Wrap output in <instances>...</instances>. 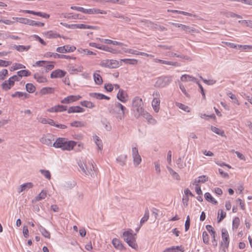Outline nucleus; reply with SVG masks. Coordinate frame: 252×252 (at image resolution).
I'll return each mask as SVG.
<instances>
[{
    "label": "nucleus",
    "instance_id": "49530a36",
    "mask_svg": "<svg viewBox=\"0 0 252 252\" xmlns=\"http://www.w3.org/2000/svg\"><path fill=\"white\" fill-rule=\"evenodd\" d=\"M77 29H96V27L92 26L87 25L83 24H77Z\"/></svg>",
    "mask_w": 252,
    "mask_h": 252
},
{
    "label": "nucleus",
    "instance_id": "a878e982",
    "mask_svg": "<svg viewBox=\"0 0 252 252\" xmlns=\"http://www.w3.org/2000/svg\"><path fill=\"white\" fill-rule=\"evenodd\" d=\"M211 129L212 131L215 132V133L222 136V137H226V135L225 134L224 131L220 129V128L212 126L211 127Z\"/></svg>",
    "mask_w": 252,
    "mask_h": 252
},
{
    "label": "nucleus",
    "instance_id": "3c124183",
    "mask_svg": "<svg viewBox=\"0 0 252 252\" xmlns=\"http://www.w3.org/2000/svg\"><path fill=\"white\" fill-rule=\"evenodd\" d=\"M67 48H68V45L59 47L56 49V51L60 53H67Z\"/></svg>",
    "mask_w": 252,
    "mask_h": 252
},
{
    "label": "nucleus",
    "instance_id": "473e14b6",
    "mask_svg": "<svg viewBox=\"0 0 252 252\" xmlns=\"http://www.w3.org/2000/svg\"><path fill=\"white\" fill-rule=\"evenodd\" d=\"M119 61L115 60H109V68H115L119 66Z\"/></svg>",
    "mask_w": 252,
    "mask_h": 252
},
{
    "label": "nucleus",
    "instance_id": "72a5a7b5",
    "mask_svg": "<svg viewBox=\"0 0 252 252\" xmlns=\"http://www.w3.org/2000/svg\"><path fill=\"white\" fill-rule=\"evenodd\" d=\"M205 198L208 201L211 202L214 204H217V201L212 197L211 194L209 192H206L204 194Z\"/></svg>",
    "mask_w": 252,
    "mask_h": 252
},
{
    "label": "nucleus",
    "instance_id": "c85d7f7f",
    "mask_svg": "<svg viewBox=\"0 0 252 252\" xmlns=\"http://www.w3.org/2000/svg\"><path fill=\"white\" fill-rule=\"evenodd\" d=\"M53 57L54 58H58V59H73V60L76 59L75 57H73L68 56V55L59 54L58 53L53 54Z\"/></svg>",
    "mask_w": 252,
    "mask_h": 252
},
{
    "label": "nucleus",
    "instance_id": "09e8293b",
    "mask_svg": "<svg viewBox=\"0 0 252 252\" xmlns=\"http://www.w3.org/2000/svg\"><path fill=\"white\" fill-rule=\"evenodd\" d=\"M227 95L232 100L234 103H236L237 105H239L240 103L236 96V95L233 94L231 92H228L227 94Z\"/></svg>",
    "mask_w": 252,
    "mask_h": 252
},
{
    "label": "nucleus",
    "instance_id": "0e129e2a",
    "mask_svg": "<svg viewBox=\"0 0 252 252\" xmlns=\"http://www.w3.org/2000/svg\"><path fill=\"white\" fill-rule=\"evenodd\" d=\"M199 77L205 84H206L207 85H213L216 83L215 80H208L203 78L201 76Z\"/></svg>",
    "mask_w": 252,
    "mask_h": 252
},
{
    "label": "nucleus",
    "instance_id": "c756f323",
    "mask_svg": "<svg viewBox=\"0 0 252 252\" xmlns=\"http://www.w3.org/2000/svg\"><path fill=\"white\" fill-rule=\"evenodd\" d=\"M54 88L52 87H44L40 90V93L42 95H45L48 94H52L54 92Z\"/></svg>",
    "mask_w": 252,
    "mask_h": 252
},
{
    "label": "nucleus",
    "instance_id": "5fc2aeb1",
    "mask_svg": "<svg viewBox=\"0 0 252 252\" xmlns=\"http://www.w3.org/2000/svg\"><path fill=\"white\" fill-rule=\"evenodd\" d=\"M208 180V177L206 176H201L199 177L198 179L195 180L194 181L195 184H198L199 183H204Z\"/></svg>",
    "mask_w": 252,
    "mask_h": 252
},
{
    "label": "nucleus",
    "instance_id": "13d9d810",
    "mask_svg": "<svg viewBox=\"0 0 252 252\" xmlns=\"http://www.w3.org/2000/svg\"><path fill=\"white\" fill-rule=\"evenodd\" d=\"M202 238L203 242L206 244L209 243V235L206 231H203L202 233Z\"/></svg>",
    "mask_w": 252,
    "mask_h": 252
},
{
    "label": "nucleus",
    "instance_id": "79ce46f5",
    "mask_svg": "<svg viewBox=\"0 0 252 252\" xmlns=\"http://www.w3.org/2000/svg\"><path fill=\"white\" fill-rule=\"evenodd\" d=\"M17 74L19 77H22L23 76H29L31 75V72L28 70H21L18 71Z\"/></svg>",
    "mask_w": 252,
    "mask_h": 252
},
{
    "label": "nucleus",
    "instance_id": "f3484780",
    "mask_svg": "<svg viewBox=\"0 0 252 252\" xmlns=\"http://www.w3.org/2000/svg\"><path fill=\"white\" fill-rule=\"evenodd\" d=\"M33 184L32 183L28 182L22 185H21L20 186L19 189L18 190V192L19 193H21L22 191L27 190L28 189L32 188Z\"/></svg>",
    "mask_w": 252,
    "mask_h": 252
},
{
    "label": "nucleus",
    "instance_id": "6e6d98bb",
    "mask_svg": "<svg viewBox=\"0 0 252 252\" xmlns=\"http://www.w3.org/2000/svg\"><path fill=\"white\" fill-rule=\"evenodd\" d=\"M238 48L241 50L246 51L247 50H252V45H238Z\"/></svg>",
    "mask_w": 252,
    "mask_h": 252
},
{
    "label": "nucleus",
    "instance_id": "6ab92c4d",
    "mask_svg": "<svg viewBox=\"0 0 252 252\" xmlns=\"http://www.w3.org/2000/svg\"><path fill=\"white\" fill-rule=\"evenodd\" d=\"M99 70H97L93 74L94 81L97 85H101L103 82L101 76L97 73L99 72Z\"/></svg>",
    "mask_w": 252,
    "mask_h": 252
},
{
    "label": "nucleus",
    "instance_id": "a211bd4d",
    "mask_svg": "<svg viewBox=\"0 0 252 252\" xmlns=\"http://www.w3.org/2000/svg\"><path fill=\"white\" fill-rule=\"evenodd\" d=\"M84 111V109L79 106H71L67 109L68 113H81L83 112Z\"/></svg>",
    "mask_w": 252,
    "mask_h": 252
},
{
    "label": "nucleus",
    "instance_id": "052dcab7",
    "mask_svg": "<svg viewBox=\"0 0 252 252\" xmlns=\"http://www.w3.org/2000/svg\"><path fill=\"white\" fill-rule=\"evenodd\" d=\"M233 228L237 229L240 223V220L238 217H235L233 220Z\"/></svg>",
    "mask_w": 252,
    "mask_h": 252
},
{
    "label": "nucleus",
    "instance_id": "4c0bfd02",
    "mask_svg": "<svg viewBox=\"0 0 252 252\" xmlns=\"http://www.w3.org/2000/svg\"><path fill=\"white\" fill-rule=\"evenodd\" d=\"M120 62H123L126 64H132V65L136 64L138 62L137 60L136 59H121L120 60Z\"/></svg>",
    "mask_w": 252,
    "mask_h": 252
},
{
    "label": "nucleus",
    "instance_id": "bb28decb",
    "mask_svg": "<svg viewBox=\"0 0 252 252\" xmlns=\"http://www.w3.org/2000/svg\"><path fill=\"white\" fill-rule=\"evenodd\" d=\"M34 78L36 81L40 83H45L47 82L46 78L43 76L39 75V73H36L34 74Z\"/></svg>",
    "mask_w": 252,
    "mask_h": 252
},
{
    "label": "nucleus",
    "instance_id": "de8ad7c7",
    "mask_svg": "<svg viewBox=\"0 0 252 252\" xmlns=\"http://www.w3.org/2000/svg\"><path fill=\"white\" fill-rule=\"evenodd\" d=\"M45 34L46 37L48 38H57L58 37H61L60 34L57 33H54L52 31L47 32Z\"/></svg>",
    "mask_w": 252,
    "mask_h": 252
},
{
    "label": "nucleus",
    "instance_id": "a19ab883",
    "mask_svg": "<svg viewBox=\"0 0 252 252\" xmlns=\"http://www.w3.org/2000/svg\"><path fill=\"white\" fill-rule=\"evenodd\" d=\"M167 169L174 179L177 180H179L180 179L179 174L174 171L171 168L167 167Z\"/></svg>",
    "mask_w": 252,
    "mask_h": 252
},
{
    "label": "nucleus",
    "instance_id": "20e7f679",
    "mask_svg": "<svg viewBox=\"0 0 252 252\" xmlns=\"http://www.w3.org/2000/svg\"><path fill=\"white\" fill-rule=\"evenodd\" d=\"M123 237L124 240L129 246L135 250L137 249L138 245L136 243V234H133L131 229L125 231L123 233Z\"/></svg>",
    "mask_w": 252,
    "mask_h": 252
},
{
    "label": "nucleus",
    "instance_id": "423d86ee",
    "mask_svg": "<svg viewBox=\"0 0 252 252\" xmlns=\"http://www.w3.org/2000/svg\"><path fill=\"white\" fill-rule=\"evenodd\" d=\"M132 107L134 111H136L138 114H140L143 112V102L142 98L139 96L134 97L132 101Z\"/></svg>",
    "mask_w": 252,
    "mask_h": 252
},
{
    "label": "nucleus",
    "instance_id": "ea45409f",
    "mask_svg": "<svg viewBox=\"0 0 252 252\" xmlns=\"http://www.w3.org/2000/svg\"><path fill=\"white\" fill-rule=\"evenodd\" d=\"M226 217V213L222 210H219L218 213V222H220Z\"/></svg>",
    "mask_w": 252,
    "mask_h": 252
},
{
    "label": "nucleus",
    "instance_id": "bf43d9fd",
    "mask_svg": "<svg viewBox=\"0 0 252 252\" xmlns=\"http://www.w3.org/2000/svg\"><path fill=\"white\" fill-rule=\"evenodd\" d=\"M176 163L180 168H183L186 166V163H184L182 161V158L181 157L179 158L176 161Z\"/></svg>",
    "mask_w": 252,
    "mask_h": 252
},
{
    "label": "nucleus",
    "instance_id": "864d4df0",
    "mask_svg": "<svg viewBox=\"0 0 252 252\" xmlns=\"http://www.w3.org/2000/svg\"><path fill=\"white\" fill-rule=\"evenodd\" d=\"M138 115L139 116H143V117L148 121V122L153 117L152 115H151L149 113L145 111L144 110H143V112H142V113H140Z\"/></svg>",
    "mask_w": 252,
    "mask_h": 252
},
{
    "label": "nucleus",
    "instance_id": "b1692460",
    "mask_svg": "<svg viewBox=\"0 0 252 252\" xmlns=\"http://www.w3.org/2000/svg\"><path fill=\"white\" fill-rule=\"evenodd\" d=\"M167 12H172V13H178V14H183V15H184L189 16H193L194 17H197V16L195 15V14H191L190 13L185 12V11H183L177 10L168 9L167 10Z\"/></svg>",
    "mask_w": 252,
    "mask_h": 252
},
{
    "label": "nucleus",
    "instance_id": "7ed1b4c3",
    "mask_svg": "<svg viewBox=\"0 0 252 252\" xmlns=\"http://www.w3.org/2000/svg\"><path fill=\"white\" fill-rule=\"evenodd\" d=\"M126 110V108L118 102H115L114 104L111 105L108 108L110 113L115 115L118 114L116 117L118 121L124 118L125 111Z\"/></svg>",
    "mask_w": 252,
    "mask_h": 252
},
{
    "label": "nucleus",
    "instance_id": "603ef678",
    "mask_svg": "<svg viewBox=\"0 0 252 252\" xmlns=\"http://www.w3.org/2000/svg\"><path fill=\"white\" fill-rule=\"evenodd\" d=\"M39 171L46 178L49 180L51 179V174L49 170L40 169Z\"/></svg>",
    "mask_w": 252,
    "mask_h": 252
},
{
    "label": "nucleus",
    "instance_id": "680f3d73",
    "mask_svg": "<svg viewBox=\"0 0 252 252\" xmlns=\"http://www.w3.org/2000/svg\"><path fill=\"white\" fill-rule=\"evenodd\" d=\"M8 75V70L6 69H3L0 72V80H3L5 77Z\"/></svg>",
    "mask_w": 252,
    "mask_h": 252
},
{
    "label": "nucleus",
    "instance_id": "f8f14e48",
    "mask_svg": "<svg viewBox=\"0 0 252 252\" xmlns=\"http://www.w3.org/2000/svg\"><path fill=\"white\" fill-rule=\"evenodd\" d=\"M82 97L79 95H69L65 97L64 99L61 101V102L63 104H69L75 101L80 99Z\"/></svg>",
    "mask_w": 252,
    "mask_h": 252
},
{
    "label": "nucleus",
    "instance_id": "4d7b16f0",
    "mask_svg": "<svg viewBox=\"0 0 252 252\" xmlns=\"http://www.w3.org/2000/svg\"><path fill=\"white\" fill-rule=\"evenodd\" d=\"M89 95L92 97L95 98L97 99H102V94L100 93H91L89 94Z\"/></svg>",
    "mask_w": 252,
    "mask_h": 252
},
{
    "label": "nucleus",
    "instance_id": "8fccbe9b",
    "mask_svg": "<svg viewBox=\"0 0 252 252\" xmlns=\"http://www.w3.org/2000/svg\"><path fill=\"white\" fill-rule=\"evenodd\" d=\"M27 94L26 93L21 92H16L14 94L11 95L12 97H21L22 96H24L25 98L27 97Z\"/></svg>",
    "mask_w": 252,
    "mask_h": 252
},
{
    "label": "nucleus",
    "instance_id": "ddd939ff",
    "mask_svg": "<svg viewBox=\"0 0 252 252\" xmlns=\"http://www.w3.org/2000/svg\"><path fill=\"white\" fill-rule=\"evenodd\" d=\"M117 98L122 102H126L127 101L128 95L127 93L122 89H119L117 95Z\"/></svg>",
    "mask_w": 252,
    "mask_h": 252
},
{
    "label": "nucleus",
    "instance_id": "a18cd8bd",
    "mask_svg": "<svg viewBox=\"0 0 252 252\" xmlns=\"http://www.w3.org/2000/svg\"><path fill=\"white\" fill-rule=\"evenodd\" d=\"M26 89L27 92L32 93L35 91V87L32 83H27L26 85Z\"/></svg>",
    "mask_w": 252,
    "mask_h": 252
},
{
    "label": "nucleus",
    "instance_id": "aec40b11",
    "mask_svg": "<svg viewBox=\"0 0 252 252\" xmlns=\"http://www.w3.org/2000/svg\"><path fill=\"white\" fill-rule=\"evenodd\" d=\"M101 123L104 126V128L108 131L112 129V126L109 121L106 118H102L101 119Z\"/></svg>",
    "mask_w": 252,
    "mask_h": 252
},
{
    "label": "nucleus",
    "instance_id": "338daca9",
    "mask_svg": "<svg viewBox=\"0 0 252 252\" xmlns=\"http://www.w3.org/2000/svg\"><path fill=\"white\" fill-rule=\"evenodd\" d=\"M11 62L0 60V66H7L11 64Z\"/></svg>",
    "mask_w": 252,
    "mask_h": 252
},
{
    "label": "nucleus",
    "instance_id": "cd10ccee",
    "mask_svg": "<svg viewBox=\"0 0 252 252\" xmlns=\"http://www.w3.org/2000/svg\"><path fill=\"white\" fill-rule=\"evenodd\" d=\"M183 31L188 32H198V31L193 28V27L189 26L182 25V28Z\"/></svg>",
    "mask_w": 252,
    "mask_h": 252
},
{
    "label": "nucleus",
    "instance_id": "f257e3e1",
    "mask_svg": "<svg viewBox=\"0 0 252 252\" xmlns=\"http://www.w3.org/2000/svg\"><path fill=\"white\" fill-rule=\"evenodd\" d=\"M78 166L80 169L85 176H90L92 178H95L97 176V170L94 166L93 161L78 162Z\"/></svg>",
    "mask_w": 252,
    "mask_h": 252
},
{
    "label": "nucleus",
    "instance_id": "f03ea898",
    "mask_svg": "<svg viewBox=\"0 0 252 252\" xmlns=\"http://www.w3.org/2000/svg\"><path fill=\"white\" fill-rule=\"evenodd\" d=\"M76 142L69 141L64 138H58L53 143V146L57 148H61L63 150L70 151L76 145Z\"/></svg>",
    "mask_w": 252,
    "mask_h": 252
},
{
    "label": "nucleus",
    "instance_id": "69168bd1",
    "mask_svg": "<svg viewBox=\"0 0 252 252\" xmlns=\"http://www.w3.org/2000/svg\"><path fill=\"white\" fill-rule=\"evenodd\" d=\"M43 66L46 68V71L51 70L53 69L54 67V65L53 64L47 62L46 63L44 64V66Z\"/></svg>",
    "mask_w": 252,
    "mask_h": 252
},
{
    "label": "nucleus",
    "instance_id": "5701e85b",
    "mask_svg": "<svg viewBox=\"0 0 252 252\" xmlns=\"http://www.w3.org/2000/svg\"><path fill=\"white\" fill-rule=\"evenodd\" d=\"M47 195V192L46 191L42 190L40 193L38 194L32 200V202H36L41 200L42 199H44Z\"/></svg>",
    "mask_w": 252,
    "mask_h": 252
},
{
    "label": "nucleus",
    "instance_id": "39448f33",
    "mask_svg": "<svg viewBox=\"0 0 252 252\" xmlns=\"http://www.w3.org/2000/svg\"><path fill=\"white\" fill-rule=\"evenodd\" d=\"M172 81V77L171 76H165L157 78L155 84L156 88H164L168 86Z\"/></svg>",
    "mask_w": 252,
    "mask_h": 252
},
{
    "label": "nucleus",
    "instance_id": "e2e57ef3",
    "mask_svg": "<svg viewBox=\"0 0 252 252\" xmlns=\"http://www.w3.org/2000/svg\"><path fill=\"white\" fill-rule=\"evenodd\" d=\"M221 14L225 16V17H235V13L230 11L221 12Z\"/></svg>",
    "mask_w": 252,
    "mask_h": 252
},
{
    "label": "nucleus",
    "instance_id": "9b49d317",
    "mask_svg": "<svg viewBox=\"0 0 252 252\" xmlns=\"http://www.w3.org/2000/svg\"><path fill=\"white\" fill-rule=\"evenodd\" d=\"M132 155L134 164L135 166H138L141 162V158L139 154L138 150L137 147L132 148Z\"/></svg>",
    "mask_w": 252,
    "mask_h": 252
},
{
    "label": "nucleus",
    "instance_id": "0eeeda50",
    "mask_svg": "<svg viewBox=\"0 0 252 252\" xmlns=\"http://www.w3.org/2000/svg\"><path fill=\"white\" fill-rule=\"evenodd\" d=\"M20 23L29 25L32 26H36V27H43L44 26V23H41L40 22H36L29 19L25 18H18V20Z\"/></svg>",
    "mask_w": 252,
    "mask_h": 252
},
{
    "label": "nucleus",
    "instance_id": "58836bf2",
    "mask_svg": "<svg viewBox=\"0 0 252 252\" xmlns=\"http://www.w3.org/2000/svg\"><path fill=\"white\" fill-rule=\"evenodd\" d=\"M238 23L243 27H247L252 28V21L239 20Z\"/></svg>",
    "mask_w": 252,
    "mask_h": 252
},
{
    "label": "nucleus",
    "instance_id": "dca6fc26",
    "mask_svg": "<svg viewBox=\"0 0 252 252\" xmlns=\"http://www.w3.org/2000/svg\"><path fill=\"white\" fill-rule=\"evenodd\" d=\"M23 12L26 13H29V14H32L34 15H36L38 16L42 17L43 18H48L50 17V15L48 14L42 13L40 12H35L32 10H24L22 11Z\"/></svg>",
    "mask_w": 252,
    "mask_h": 252
},
{
    "label": "nucleus",
    "instance_id": "37998d69",
    "mask_svg": "<svg viewBox=\"0 0 252 252\" xmlns=\"http://www.w3.org/2000/svg\"><path fill=\"white\" fill-rule=\"evenodd\" d=\"M206 228L210 233L211 235L212 236L213 240L215 241L216 232L214 230L213 227L211 225H207L206 226Z\"/></svg>",
    "mask_w": 252,
    "mask_h": 252
},
{
    "label": "nucleus",
    "instance_id": "1a4fd4ad",
    "mask_svg": "<svg viewBox=\"0 0 252 252\" xmlns=\"http://www.w3.org/2000/svg\"><path fill=\"white\" fill-rule=\"evenodd\" d=\"M221 236L222 238L221 245L223 249L227 248L229 246V237L227 230L224 228L221 229Z\"/></svg>",
    "mask_w": 252,
    "mask_h": 252
},
{
    "label": "nucleus",
    "instance_id": "6e6552de",
    "mask_svg": "<svg viewBox=\"0 0 252 252\" xmlns=\"http://www.w3.org/2000/svg\"><path fill=\"white\" fill-rule=\"evenodd\" d=\"M153 95L155 97L152 102V107L156 112H158L159 110V93L158 91L154 92Z\"/></svg>",
    "mask_w": 252,
    "mask_h": 252
},
{
    "label": "nucleus",
    "instance_id": "4468645a",
    "mask_svg": "<svg viewBox=\"0 0 252 252\" xmlns=\"http://www.w3.org/2000/svg\"><path fill=\"white\" fill-rule=\"evenodd\" d=\"M65 74V71L61 69H57L52 72L50 77L51 78H62L64 76Z\"/></svg>",
    "mask_w": 252,
    "mask_h": 252
},
{
    "label": "nucleus",
    "instance_id": "7c9ffc66",
    "mask_svg": "<svg viewBox=\"0 0 252 252\" xmlns=\"http://www.w3.org/2000/svg\"><path fill=\"white\" fill-rule=\"evenodd\" d=\"M31 48V46H24V45H14V48L19 52H23L25 51H28Z\"/></svg>",
    "mask_w": 252,
    "mask_h": 252
},
{
    "label": "nucleus",
    "instance_id": "774afa93",
    "mask_svg": "<svg viewBox=\"0 0 252 252\" xmlns=\"http://www.w3.org/2000/svg\"><path fill=\"white\" fill-rule=\"evenodd\" d=\"M1 87L3 90L5 91H7L11 89L12 87L11 86L8 85V83H7V81H5L2 84Z\"/></svg>",
    "mask_w": 252,
    "mask_h": 252
},
{
    "label": "nucleus",
    "instance_id": "393cba45",
    "mask_svg": "<svg viewBox=\"0 0 252 252\" xmlns=\"http://www.w3.org/2000/svg\"><path fill=\"white\" fill-rule=\"evenodd\" d=\"M112 243L115 248L120 250H123V246L119 239L117 238H114L112 240Z\"/></svg>",
    "mask_w": 252,
    "mask_h": 252
},
{
    "label": "nucleus",
    "instance_id": "9d476101",
    "mask_svg": "<svg viewBox=\"0 0 252 252\" xmlns=\"http://www.w3.org/2000/svg\"><path fill=\"white\" fill-rule=\"evenodd\" d=\"M54 140V136L50 133H47L43 136L40 139V141L44 144L51 146L53 141Z\"/></svg>",
    "mask_w": 252,
    "mask_h": 252
},
{
    "label": "nucleus",
    "instance_id": "2eb2a0df",
    "mask_svg": "<svg viewBox=\"0 0 252 252\" xmlns=\"http://www.w3.org/2000/svg\"><path fill=\"white\" fill-rule=\"evenodd\" d=\"M85 13L88 14H106L107 12L104 10H101L97 8H90V9H85Z\"/></svg>",
    "mask_w": 252,
    "mask_h": 252
},
{
    "label": "nucleus",
    "instance_id": "c03bdc74",
    "mask_svg": "<svg viewBox=\"0 0 252 252\" xmlns=\"http://www.w3.org/2000/svg\"><path fill=\"white\" fill-rule=\"evenodd\" d=\"M102 50L107 51V52H111L113 54H119V53H121L120 51H117L116 49H114L112 48H110V47L104 46V45L103 46Z\"/></svg>",
    "mask_w": 252,
    "mask_h": 252
},
{
    "label": "nucleus",
    "instance_id": "f704fd0d",
    "mask_svg": "<svg viewBox=\"0 0 252 252\" xmlns=\"http://www.w3.org/2000/svg\"><path fill=\"white\" fill-rule=\"evenodd\" d=\"M126 158V155H121L117 158L116 160L121 165L123 166L125 164Z\"/></svg>",
    "mask_w": 252,
    "mask_h": 252
},
{
    "label": "nucleus",
    "instance_id": "2f4dec72",
    "mask_svg": "<svg viewBox=\"0 0 252 252\" xmlns=\"http://www.w3.org/2000/svg\"><path fill=\"white\" fill-rule=\"evenodd\" d=\"M48 124H49L51 126H55L58 128H60L61 129H64L67 127L65 125L62 124H56L54 120L52 119H48Z\"/></svg>",
    "mask_w": 252,
    "mask_h": 252
},
{
    "label": "nucleus",
    "instance_id": "4be33fe9",
    "mask_svg": "<svg viewBox=\"0 0 252 252\" xmlns=\"http://www.w3.org/2000/svg\"><path fill=\"white\" fill-rule=\"evenodd\" d=\"M38 229L41 234L45 238H50V233L40 224L38 225Z\"/></svg>",
    "mask_w": 252,
    "mask_h": 252
},
{
    "label": "nucleus",
    "instance_id": "c9c22d12",
    "mask_svg": "<svg viewBox=\"0 0 252 252\" xmlns=\"http://www.w3.org/2000/svg\"><path fill=\"white\" fill-rule=\"evenodd\" d=\"M80 104L82 106L90 109L93 108L95 107L94 104L93 102L85 100L81 101Z\"/></svg>",
    "mask_w": 252,
    "mask_h": 252
},
{
    "label": "nucleus",
    "instance_id": "e433bc0d",
    "mask_svg": "<svg viewBox=\"0 0 252 252\" xmlns=\"http://www.w3.org/2000/svg\"><path fill=\"white\" fill-rule=\"evenodd\" d=\"M149 218V212L148 208H146L145 211V213L143 217L140 220V225L146 222Z\"/></svg>",
    "mask_w": 252,
    "mask_h": 252
},
{
    "label": "nucleus",
    "instance_id": "412c9836",
    "mask_svg": "<svg viewBox=\"0 0 252 252\" xmlns=\"http://www.w3.org/2000/svg\"><path fill=\"white\" fill-rule=\"evenodd\" d=\"M181 80L183 82L191 81L195 83H196V81H197V79L195 77L188 74L183 75L181 77Z\"/></svg>",
    "mask_w": 252,
    "mask_h": 252
}]
</instances>
